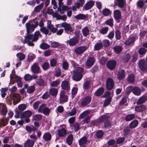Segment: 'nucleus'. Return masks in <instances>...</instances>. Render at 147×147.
I'll list each match as a JSON object with an SVG mask.
<instances>
[{
  "label": "nucleus",
  "mask_w": 147,
  "mask_h": 147,
  "mask_svg": "<svg viewBox=\"0 0 147 147\" xmlns=\"http://www.w3.org/2000/svg\"><path fill=\"white\" fill-rule=\"evenodd\" d=\"M42 67L44 70H47L48 69L49 67V64L48 62H45L42 65Z\"/></svg>",
  "instance_id": "50"
},
{
  "label": "nucleus",
  "mask_w": 147,
  "mask_h": 147,
  "mask_svg": "<svg viewBox=\"0 0 147 147\" xmlns=\"http://www.w3.org/2000/svg\"><path fill=\"white\" fill-rule=\"evenodd\" d=\"M82 32L83 35L84 36H86L89 34V30L87 26H86L82 29Z\"/></svg>",
  "instance_id": "30"
},
{
  "label": "nucleus",
  "mask_w": 147,
  "mask_h": 147,
  "mask_svg": "<svg viewBox=\"0 0 147 147\" xmlns=\"http://www.w3.org/2000/svg\"><path fill=\"white\" fill-rule=\"evenodd\" d=\"M69 67V64L67 62L65 61L63 62L62 63L63 68L65 70H67L68 69Z\"/></svg>",
  "instance_id": "56"
},
{
  "label": "nucleus",
  "mask_w": 147,
  "mask_h": 147,
  "mask_svg": "<svg viewBox=\"0 0 147 147\" xmlns=\"http://www.w3.org/2000/svg\"><path fill=\"white\" fill-rule=\"evenodd\" d=\"M61 27L64 28L65 31L66 32L69 31L70 32H72L73 30V29L71 25L66 22H63L61 24Z\"/></svg>",
  "instance_id": "5"
},
{
  "label": "nucleus",
  "mask_w": 147,
  "mask_h": 147,
  "mask_svg": "<svg viewBox=\"0 0 147 147\" xmlns=\"http://www.w3.org/2000/svg\"><path fill=\"white\" fill-rule=\"evenodd\" d=\"M135 40V37L134 36H130L126 40L124 43L127 45H129L134 42Z\"/></svg>",
  "instance_id": "21"
},
{
  "label": "nucleus",
  "mask_w": 147,
  "mask_h": 147,
  "mask_svg": "<svg viewBox=\"0 0 147 147\" xmlns=\"http://www.w3.org/2000/svg\"><path fill=\"white\" fill-rule=\"evenodd\" d=\"M147 100V97L146 96H143L140 97L137 102V105H140L144 102Z\"/></svg>",
  "instance_id": "27"
},
{
  "label": "nucleus",
  "mask_w": 147,
  "mask_h": 147,
  "mask_svg": "<svg viewBox=\"0 0 147 147\" xmlns=\"http://www.w3.org/2000/svg\"><path fill=\"white\" fill-rule=\"evenodd\" d=\"M114 15L115 18L117 19H119L121 16L120 11L118 10H116L114 11Z\"/></svg>",
  "instance_id": "37"
},
{
  "label": "nucleus",
  "mask_w": 147,
  "mask_h": 147,
  "mask_svg": "<svg viewBox=\"0 0 147 147\" xmlns=\"http://www.w3.org/2000/svg\"><path fill=\"white\" fill-rule=\"evenodd\" d=\"M125 2V0H115V4L118 5L121 8L123 7Z\"/></svg>",
  "instance_id": "16"
},
{
  "label": "nucleus",
  "mask_w": 147,
  "mask_h": 147,
  "mask_svg": "<svg viewBox=\"0 0 147 147\" xmlns=\"http://www.w3.org/2000/svg\"><path fill=\"white\" fill-rule=\"evenodd\" d=\"M113 49L115 52L118 53L121 51L122 48L121 46H116L113 47Z\"/></svg>",
  "instance_id": "39"
},
{
  "label": "nucleus",
  "mask_w": 147,
  "mask_h": 147,
  "mask_svg": "<svg viewBox=\"0 0 147 147\" xmlns=\"http://www.w3.org/2000/svg\"><path fill=\"white\" fill-rule=\"evenodd\" d=\"M128 81L130 82L133 83L135 81V77L134 75L132 74L129 76L127 78Z\"/></svg>",
  "instance_id": "48"
},
{
  "label": "nucleus",
  "mask_w": 147,
  "mask_h": 147,
  "mask_svg": "<svg viewBox=\"0 0 147 147\" xmlns=\"http://www.w3.org/2000/svg\"><path fill=\"white\" fill-rule=\"evenodd\" d=\"M38 111L39 113H43L46 115L49 113L50 111L49 109L47 107L45 104H42L39 107Z\"/></svg>",
  "instance_id": "2"
},
{
  "label": "nucleus",
  "mask_w": 147,
  "mask_h": 147,
  "mask_svg": "<svg viewBox=\"0 0 147 147\" xmlns=\"http://www.w3.org/2000/svg\"><path fill=\"white\" fill-rule=\"evenodd\" d=\"M44 80L40 78L37 79L36 80V83L38 86H41L43 85Z\"/></svg>",
  "instance_id": "53"
},
{
  "label": "nucleus",
  "mask_w": 147,
  "mask_h": 147,
  "mask_svg": "<svg viewBox=\"0 0 147 147\" xmlns=\"http://www.w3.org/2000/svg\"><path fill=\"white\" fill-rule=\"evenodd\" d=\"M39 36L41 37V35L39 31L35 32L34 36L31 34H27L22 42L24 44L26 43L29 46H34V44L33 42L36 41Z\"/></svg>",
  "instance_id": "1"
},
{
  "label": "nucleus",
  "mask_w": 147,
  "mask_h": 147,
  "mask_svg": "<svg viewBox=\"0 0 147 147\" xmlns=\"http://www.w3.org/2000/svg\"><path fill=\"white\" fill-rule=\"evenodd\" d=\"M65 92L62 90L60 92L59 102L61 103H63L68 100V96L65 94Z\"/></svg>",
  "instance_id": "3"
},
{
  "label": "nucleus",
  "mask_w": 147,
  "mask_h": 147,
  "mask_svg": "<svg viewBox=\"0 0 147 147\" xmlns=\"http://www.w3.org/2000/svg\"><path fill=\"white\" fill-rule=\"evenodd\" d=\"M86 17V16L85 14L82 13L79 14L75 16L74 18L78 20H83L85 19Z\"/></svg>",
  "instance_id": "32"
},
{
  "label": "nucleus",
  "mask_w": 147,
  "mask_h": 147,
  "mask_svg": "<svg viewBox=\"0 0 147 147\" xmlns=\"http://www.w3.org/2000/svg\"><path fill=\"white\" fill-rule=\"evenodd\" d=\"M88 47L86 46H82L76 48L75 49V52L77 54L80 55L83 53L87 50Z\"/></svg>",
  "instance_id": "6"
},
{
  "label": "nucleus",
  "mask_w": 147,
  "mask_h": 147,
  "mask_svg": "<svg viewBox=\"0 0 147 147\" xmlns=\"http://www.w3.org/2000/svg\"><path fill=\"white\" fill-rule=\"evenodd\" d=\"M58 92L57 90L55 88H51L49 90V92L52 95H55L57 94Z\"/></svg>",
  "instance_id": "45"
},
{
  "label": "nucleus",
  "mask_w": 147,
  "mask_h": 147,
  "mask_svg": "<svg viewBox=\"0 0 147 147\" xmlns=\"http://www.w3.org/2000/svg\"><path fill=\"white\" fill-rule=\"evenodd\" d=\"M42 138L45 141H49L51 140V135L49 133L47 132L44 134Z\"/></svg>",
  "instance_id": "20"
},
{
  "label": "nucleus",
  "mask_w": 147,
  "mask_h": 147,
  "mask_svg": "<svg viewBox=\"0 0 147 147\" xmlns=\"http://www.w3.org/2000/svg\"><path fill=\"white\" fill-rule=\"evenodd\" d=\"M42 118V116L40 115L36 114L32 117V119L34 120L38 121Z\"/></svg>",
  "instance_id": "46"
},
{
  "label": "nucleus",
  "mask_w": 147,
  "mask_h": 147,
  "mask_svg": "<svg viewBox=\"0 0 147 147\" xmlns=\"http://www.w3.org/2000/svg\"><path fill=\"white\" fill-rule=\"evenodd\" d=\"M73 137L72 134L69 135L67 138L66 142L69 145H71L72 143Z\"/></svg>",
  "instance_id": "35"
},
{
  "label": "nucleus",
  "mask_w": 147,
  "mask_h": 147,
  "mask_svg": "<svg viewBox=\"0 0 147 147\" xmlns=\"http://www.w3.org/2000/svg\"><path fill=\"white\" fill-rule=\"evenodd\" d=\"M61 70L59 68H57L55 69L54 74L55 76L58 77L61 75Z\"/></svg>",
  "instance_id": "59"
},
{
  "label": "nucleus",
  "mask_w": 147,
  "mask_h": 147,
  "mask_svg": "<svg viewBox=\"0 0 147 147\" xmlns=\"http://www.w3.org/2000/svg\"><path fill=\"white\" fill-rule=\"evenodd\" d=\"M34 144V141L28 140L24 144V147H33Z\"/></svg>",
  "instance_id": "22"
},
{
  "label": "nucleus",
  "mask_w": 147,
  "mask_h": 147,
  "mask_svg": "<svg viewBox=\"0 0 147 147\" xmlns=\"http://www.w3.org/2000/svg\"><path fill=\"white\" fill-rule=\"evenodd\" d=\"M135 111L140 112L144 111L146 109V107L144 105H142L135 107Z\"/></svg>",
  "instance_id": "29"
},
{
  "label": "nucleus",
  "mask_w": 147,
  "mask_h": 147,
  "mask_svg": "<svg viewBox=\"0 0 147 147\" xmlns=\"http://www.w3.org/2000/svg\"><path fill=\"white\" fill-rule=\"evenodd\" d=\"M26 30L27 34L32 32H33L34 29V28L33 25V23H27L26 24Z\"/></svg>",
  "instance_id": "12"
},
{
  "label": "nucleus",
  "mask_w": 147,
  "mask_h": 147,
  "mask_svg": "<svg viewBox=\"0 0 147 147\" xmlns=\"http://www.w3.org/2000/svg\"><path fill=\"white\" fill-rule=\"evenodd\" d=\"M60 81L59 80H57L53 82L51 84V86L53 87H56L59 84Z\"/></svg>",
  "instance_id": "43"
},
{
  "label": "nucleus",
  "mask_w": 147,
  "mask_h": 147,
  "mask_svg": "<svg viewBox=\"0 0 147 147\" xmlns=\"http://www.w3.org/2000/svg\"><path fill=\"white\" fill-rule=\"evenodd\" d=\"M125 72L124 69H122L119 71L117 75V78L119 80L123 79L125 76Z\"/></svg>",
  "instance_id": "24"
},
{
  "label": "nucleus",
  "mask_w": 147,
  "mask_h": 147,
  "mask_svg": "<svg viewBox=\"0 0 147 147\" xmlns=\"http://www.w3.org/2000/svg\"><path fill=\"white\" fill-rule=\"evenodd\" d=\"M47 28L49 30H50L51 32L53 33L56 32L57 30V28H55L52 25L47 26Z\"/></svg>",
  "instance_id": "52"
},
{
  "label": "nucleus",
  "mask_w": 147,
  "mask_h": 147,
  "mask_svg": "<svg viewBox=\"0 0 147 147\" xmlns=\"http://www.w3.org/2000/svg\"><path fill=\"white\" fill-rule=\"evenodd\" d=\"M111 13L110 10L107 8H105L103 11V13L105 16H107Z\"/></svg>",
  "instance_id": "49"
},
{
  "label": "nucleus",
  "mask_w": 147,
  "mask_h": 147,
  "mask_svg": "<svg viewBox=\"0 0 147 147\" xmlns=\"http://www.w3.org/2000/svg\"><path fill=\"white\" fill-rule=\"evenodd\" d=\"M104 91V89L103 88H99L95 92V95L97 96H99L101 95Z\"/></svg>",
  "instance_id": "40"
},
{
  "label": "nucleus",
  "mask_w": 147,
  "mask_h": 147,
  "mask_svg": "<svg viewBox=\"0 0 147 147\" xmlns=\"http://www.w3.org/2000/svg\"><path fill=\"white\" fill-rule=\"evenodd\" d=\"M68 113V114L70 116H73L75 115L77 113L76 110V109L73 108L71 111Z\"/></svg>",
  "instance_id": "57"
},
{
  "label": "nucleus",
  "mask_w": 147,
  "mask_h": 147,
  "mask_svg": "<svg viewBox=\"0 0 147 147\" xmlns=\"http://www.w3.org/2000/svg\"><path fill=\"white\" fill-rule=\"evenodd\" d=\"M91 101V98L89 96H87L84 98L81 102L82 105L85 106L88 104Z\"/></svg>",
  "instance_id": "13"
},
{
  "label": "nucleus",
  "mask_w": 147,
  "mask_h": 147,
  "mask_svg": "<svg viewBox=\"0 0 147 147\" xmlns=\"http://www.w3.org/2000/svg\"><path fill=\"white\" fill-rule=\"evenodd\" d=\"M114 85V82L113 80L111 78H108L106 86L108 90H111L113 88Z\"/></svg>",
  "instance_id": "8"
},
{
  "label": "nucleus",
  "mask_w": 147,
  "mask_h": 147,
  "mask_svg": "<svg viewBox=\"0 0 147 147\" xmlns=\"http://www.w3.org/2000/svg\"><path fill=\"white\" fill-rule=\"evenodd\" d=\"M40 47L43 49H46L50 47V45L46 43H42L40 46Z\"/></svg>",
  "instance_id": "44"
},
{
  "label": "nucleus",
  "mask_w": 147,
  "mask_h": 147,
  "mask_svg": "<svg viewBox=\"0 0 147 147\" xmlns=\"http://www.w3.org/2000/svg\"><path fill=\"white\" fill-rule=\"evenodd\" d=\"M32 76L29 74L25 75L24 76V80L26 81H30L32 80Z\"/></svg>",
  "instance_id": "61"
},
{
  "label": "nucleus",
  "mask_w": 147,
  "mask_h": 147,
  "mask_svg": "<svg viewBox=\"0 0 147 147\" xmlns=\"http://www.w3.org/2000/svg\"><path fill=\"white\" fill-rule=\"evenodd\" d=\"M52 16L56 18L57 20H61L65 21L67 19V17L65 15L61 16L57 13H54Z\"/></svg>",
  "instance_id": "9"
},
{
  "label": "nucleus",
  "mask_w": 147,
  "mask_h": 147,
  "mask_svg": "<svg viewBox=\"0 0 147 147\" xmlns=\"http://www.w3.org/2000/svg\"><path fill=\"white\" fill-rule=\"evenodd\" d=\"M94 1L90 0L84 6V9L86 10H88L90 9L94 5Z\"/></svg>",
  "instance_id": "15"
},
{
  "label": "nucleus",
  "mask_w": 147,
  "mask_h": 147,
  "mask_svg": "<svg viewBox=\"0 0 147 147\" xmlns=\"http://www.w3.org/2000/svg\"><path fill=\"white\" fill-rule=\"evenodd\" d=\"M138 65L142 71H145L147 69V63L144 60H140L138 63Z\"/></svg>",
  "instance_id": "4"
},
{
  "label": "nucleus",
  "mask_w": 147,
  "mask_h": 147,
  "mask_svg": "<svg viewBox=\"0 0 147 147\" xmlns=\"http://www.w3.org/2000/svg\"><path fill=\"white\" fill-rule=\"evenodd\" d=\"M94 59L92 57H89L87 59L86 62V65L88 67H90L93 65L94 62Z\"/></svg>",
  "instance_id": "23"
},
{
  "label": "nucleus",
  "mask_w": 147,
  "mask_h": 147,
  "mask_svg": "<svg viewBox=\"0 0 147 147\" xmlns=\"http://www.w3.org/2000/svg\"><path fill=\"white\" fill-rule=\"evenodd\" d=\"M146 50L145 48L142 47L139 50L138 53L140 55H144L146 53Z\"/></svg>",
  "instance_id": "64"
},
{
  "label": "nucleus",
  "mask_w": 147,
  "mask_h": 147,
  "mask_svg": "<svg viewBox=\"0 0 147 147\" xmlns=\"http://www.w3.org/2000/svg\"><path fill=\"white\" fill-rule=\"evenodd\" d=\"M111 97H109L108 98L105 100L104 104V106L106 107L109 105L111 101Z\"/></svg>",
  "instance_id": "55"
},
{
  "label": "nucleus",
  "mask_w": 147,
  "mask_h": 147,
  "mask_svg": "<svg viewBox=\"0 0 147 147\" xmlns=\"http://www.w3.org/2000/svg\"><path fill=\"white\" fill-rule=\"evenodd\" d=\"M12 98L13 100L14 104H16L19 102L20 100L19 94H18L15 93L13 94L12 95Z\"/></svg>",
  "instance_id": "18"
},
{
  "label": "nucleus",
  "mask_w": 147,
  "mask_h": 147,
  "mask_svg": "<svg viewBox=\"0 0 147 147\" xmlns=\"http://www.w3.org/2000/svg\"><path fill=\"white\" fill-rule=\"evenodd\" d=\"M61 87L64 90H69L70 89V84L69 82L66 80H64L62 82Z\"/></svg>",
  "instance_id": "11"
},
{
  "label": "nucleus",
  "mask_w": 147,
  "mask_h": 147,
  "mask_svg": "<svg viewBox=\"0 0 147 147\" xmlns=\"http://www.w3.org/2000/svg\"><path fill=\"white\" fill-rule=\"evenodd\" d=\"M19 58V59L22 60L25 58V55L23 53H18L16 55Z\"/></svg>",
  "instance_id": "60"
},
{
  "label": "nucleus",
  "mask_w": 147,
  "mask_h": 147,
  "mask_svg": "<svg viewBox=\"0 0 147 147\" xmlns=\"http://www.w3.org/2000/svg\"><path fill=\"white\" fill-rule=\"evenodd\" d=\"M78 42V39L77 38L73 37L71 38L67 41V43L70 46L75 45Z\"/></svg>",
  "instance_id": "14"
},
{
  "label": "nucleus",
  "mask_w": 147,
  "mask_h": 147,
  "mask_svg": "<svg viewBox=\"0 0 147 147\" xmlns=\"http://www.w3.org/2000/svg\"><path fill=\"white\" fill-rule=\"evenodd\" d=\"M87 141V138L85 136L83 137L79 140V144L80 145H84L86 143Z\"/></svg>",
  "instance_id": "28"
},
{
  "label": "nucleus",
  "mask_w": 147,
  "mask_h": 147,
  "mask_svg": "<svg viewBox=\"0 0 147 147\" xmlns=\"http://www.w3.org/2000/svg\"><path fill=\"white\" fill-rule=\"evenodd\" d=\"M35 88L34 86L32 85L29 86L27 88V92L29 94L31 93L34 91Z\"/></svg>",
  "instance_id": "42"
},
{
  "label": "nucleus",
  "mask_w": 147,
  "mask_h": 147,
  "mask_svg": "<svg viewBox=\"0 0 147 147\" xmlns=\"http://www.w3.org/2000/svg\"><path fill=\"white\" fill-rule=\"evenodd\" d=\"M138 121L136 120L132 121L130 124V127L131 128H134L136 127L138 125Z\"/></svg>",
  "instance_id": "36"
},
{
  "label": "nucleus",
  "mask_w": 147,
  "mask_h": 147,
  "mask_svg": "<svg viewBox=\"0 0 147 147\" xmlns=\"http://www.w3.org/2000/svg\"><path fill=\"white\" fill-rule=\"evenodd\" d=\"M51 66L52 67H55L56 65L57 61L54 59H52L50 60Z\"/></svg>",
  "instance_id": "54"
},
{
  "label": "nucleus",
  "mask_w": 147,
  "mask_h": 147,
  "mask_svg": "<svg viewBox=\"0 0 147 147\" xmlns=\"http://www.w3.org/2000/svg\"><path fill=\"white\" fill-rule=\"evenodd\" d=\"M90 113V111L89 110H87L84 111L79 116V118L80 119H83L85 117L88 115Z\"/></svg>",
  "instance_id": "34"
},
{
  "label": "nucleus",
  "mask_w": 147,
  "mask_h": 147,
  "mask_svg": "<svg viewBox=\"0 0 147 147\" xmlns=\"http://www.w3.org/2000/svg\"><path fill=\"white\" fill-rule=\"evenodd\" d=\"M135 115L133 114H129L125 117V120L127 121H129L132 120L135 117Z\"/></svg>",
  "instance_id": "41"
},
{
  "label": "nucleus",
  "mask_w": 147,
  "mask_h": 147,
  "mask_svg": "<svg viewBox=\"0 0 147 147\" xmlns=\"http://www.w3.org/2000/svg\"><path fill=\"white\" fill-rule=\"evenodd\" d=\"M117 63L116 61L110 60L108 61L107 63V67L110 70H113L116 65Z\"/></svg>",
  "instance_id": "10"
},
{
  "label": "nucleus",
  "mask_w": 147,
  "mask_h": 147,
  "mask_svg": "<svg viewBox=\"0 0 147 147\" xmlns=\"http://www.w3.org/2000/svg\"><path fill=\"white\" fill-rule=\"evenodd\" d=\"M103 47L102 43H98L96 44L94 46V49L96 50H98L101 49Z\"/></svg>",
  "instance_id": "51"
},
{
  "label": "nucleus",
  "mask_w": 147,
  "mask_h": 147,
  "mask_svg": "<svg viewBox=\"0 0 147 147\" xmlns=\"http://www.w3.org/2000/svg\"><path fill=\"white\" fill-rule=\"evenodd\" d=\"M31 71L34 73L38 74L40 72V67L38 66L37 63H34L31 66Z\"/></svg>",
  "instance_id": "7"
},
{
  "label": "nucleus",
  "mask_w": 147,
  "mask_h": 147,
  "mask_svg": "<svg viewBox=\"0 0 147 147\" xmlns=\"http://www.w3.org/2000/svg\"><path fill=\"white\" fill-rule=\"evenodd\" d=\"M84 70L83 68L80 67H76L74 69L73 71L74 74H80V75H82V73H83Z\"/></svg>",
  "instance_id": "25"
},
{
  "label": "nucleus",
  "mask_w": 147,
  "mask_h": 147,
  "mask_svg": "<svg viewBox=\"0 0 147 147\" xmlns=\"http://www.w3.org/2000/svg\"><path fill=\"white\" fill-rule=\"evenodd\" d=\"M40 30L43 34H45L46 35L47 34L49 33L48 30L45 27H43L41 28Z\"/></svg>",
  "instance_id": "63"
},
{
  "label": "nucleus",
  "mask_w": 147,
  "mask_h": 147,
  "mask_svg": "<svg viewBox=\"0 0 147 147\" xmlns=\"http://www.w3.org/2000/svg\"><path fill=\"white\" fill-rule=\"evenodd\" d=\"M74 74L73 76V78L74 80L76 81H79L80 80L82 77V75L80 74Z\"/></svg>",
  "instance_id": "33"
},
{
  "label": "nucleus",
  "mask_w": 147,
  "mask_h": 147,
  "mask_svg": "<svg viewBox=\"0 0 147 147\" xmlns=\"http://www.w3.org/2000/svg\"><path fill=\"white\" fill-rule=\"evenodd\" d=\"M108 117L105 115L101 116L99 119V121L100 122H102L108 119Z\"/></svg>",
  "instance_id": "62"
},
{
  "label": "nucleus",
  "mask_w": 147,
  "mask_h": 147,
  "mask_svg": "<svg viewBox=\"0 0 147 147\" xmlns=\"http://www.w3.org/2000/svg\"><path fill=\"white\" fill-rule=\"evenodd\" d=\"M44 4L42 3L41 4L36 6L34 10L36 12L39 11L43 7Z\"/></svg>",
  "instance_id": "58"
},
{
  "label": "nucleus",
  "mask_w": 147,
  "mask_h": 147,
  "mask_svg": "<svg viewBox=\"0 0 147 147\" xmlns=\"http://www.w3.org/2000/svg\"><path fill=\"white\" fill-rule=\"evenodd\" d=\"M130 57V55L128 53H126L123 56V58L122 59L123 61L126 63L127 62L129 59Z\"/></svg>",
  "instance_id": "38"
},
{
  "label": "nucleus",
  "mask_w": 147,
  "mask_h": 147,
  "mask_svg": "<svg viewBox=\"0 0 147 147\" xmlns=\"http://www.w3.org/2000/svg\"><path fill=\"white\" fill-rule=\"evenodd\" d=\"M91 85V82L88 80L85 81L83 84V88L84 90H87L90 88Z\"/></svg>",
  "instance_id": "26"
},
{
  "label": "nucleus",
  "mask_w": 147,
  "mask_h": 147,
  "mask_svg": "<svg viewBox=\"0 0 147 147\" xmlns=\"http://www.w3.org/2000/svg\"><path fill=\"white\" fill-rule=\"evenodd\" d=\"M27 105L25 104H21L19 105L18 107V109L21 111L25 110L26 108Z\"/></svg>",
  "instance_id": "47"
},
{
  "label": "nucleus",
  "mask_w": 147,
  "mask_h": 147,
  "mask_svg": "<svg viewBox=\"0 0 147 147\" xmlns=\"http://www.w3.org/2000/svg\"><path fill=\"white\" fill-rule=\"evenodd\" d=\"M32 115V112L30 111H26L23 112L22 116L24 117H29Z\"/></svg>",
  "instance_id": "31"
},
{
  "label": "nucleus",
  "mask_w": 147,
  "mask_h": 147,
  "mask_svg": "<svg viewBox=\"0 0 147 147\" xmlns=\"http://www.w3.org/2000/svg\"><path fill=\"white\" fill-rule=\"evenodd\" d=\"M132 92L134 95L139 96L141 95L142 91L140 88L135 87H134Z\"/></svg>",
  "instance_id": "17"
},
{
  "label": "nucleus",
  "mask_w": 147,
  "mask_h": 147,
  "mask_svg": "<svg viewBox=\"0 0 147 147\" xmlns=\"http://www.w3.org/2000/svg\"><path fill=\"white\" fill-rule=\"evenodd\" d=\"M67 134L66 130L64 128L57 131V134L59 137H62L65 136Z\"/></svg>",
  "instance_id": "19"
}]
</instances>
